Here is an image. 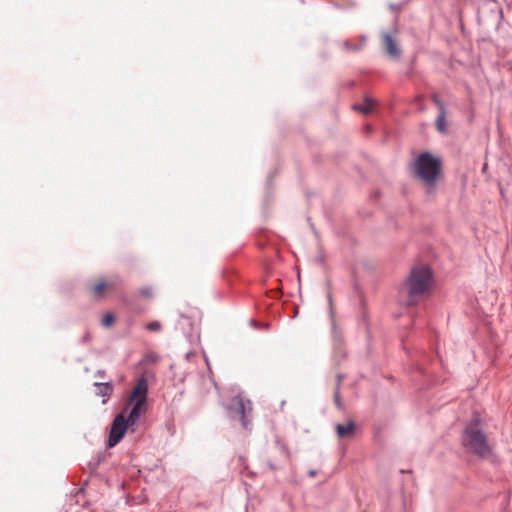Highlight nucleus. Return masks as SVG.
<instances>
[{
    "instance_id": "9",
    "label": "nucleus",
    "mask_w": 512,
    "mask_h": 512,
    "mask_svg": "<svg viewBox=\"0 0 512 512\" xmlns=\"http://www.w3.org/2000/svg\"><path fill=\"white\" fill-rule=\"evenodd\" d=\"M355 432V424L350 421L347 424H337L336 433L339 438L351 437Z\"/></svg>"
},
{
    "instance_id": "18",
    "label": "nucleus",
    "mask_w": 512,
    "mask_h": 512,
    "mask_svg": "<svg viewBox=\"0 0 512 512\" xmlns=\"http://www.w3.org/2000/svg\"><path fill=\"white\" fill-rule=\"evenodd\" d=\"M345 47L347 49H354L353 47H351V44H349L348 42L345 43Z\"/></svg>"
},
{
    "instance_id": "4",
    "label": "nucleus",
    "mask_w": 512,
    "mask_h": 512,
    "mask_svg": "<svg viewBox=\"0 0 512 512\" xmlns=\"http://www.w3.org/2000/svg\"><path fill=\"white\" fill-rule=\"evenodd\" d=\"M148 393V383L144 377L139 378L128 399V404H133L129 412V420L132 424L146 411V398Z\"/></svg>"
},
{
    "instance_id": "8",
    "label": "nucleus",
    "mask_w": 512,
    "mask_h": 512,
    "mask_svg": "<svg viewBox=\"0 0 512 512\" xmlns=\"http://www.w3.org/2000/svg\"><path fill=\"white\" fill-rule=\"evenodd\" d=\"M235 401H236L238 410L241 413L242 426L244 428H248L247 414H249L252 410L251 402L249 400L245 401L242 398H236Z\"/></svg>"
},
{
    "instance_id": "11",
    "label": "nucleus",
    "mask_w": 512,
    "mask_h": 512,
    "mask_svg": "<svg viewBox=\"0 0 512 512\" xmlns=\"http://www.w3.org/2000/svg\"><path fill=\"white\" fill-rule=\"evenodd\" d=\"M447 121H446V110L439 111L438 117L436 119V128L440 133L447 132Z\"/></svg>"
},
{
    "instance_id": "12",
    "label": "nucleus",
    "mask_w": 512,
    "mask_h": 512,
    "mask_svg": "<svg viewBox=\"0 0 512 512\" xmlns=\"http://www.w3.org/2000/svg\"><path fill=\"white\" fill-rule=\"evenodd\" d=\"M373 106H374V101L369 98H366L364 104L355 105L354 109L357 111H360L363 114H369L372 111Z\"/></svg>"
},
{
    "instance_id": "7",
    "label": "nucleus",
    "mask_w": 512,
    "mask_h": 512,
    "mask_svg": "<svg viewBox=\"0 0 512 512\" xmlns=\"http://www.w3.org/2000/svg\"><path fill=\"white\" fill-rule=\"evenodd\" d=\"M381 43L386 54L392 59H398L401 55V49L398 41V31L394 29L381 34Z\"/></svg>"
},
{
    "instance_id": "14",
    "label": "nucleus",
    "mask_w": 512,
    "mask_h": 512,
    "mask_svg": "<svg viewBox=\"0 0 512 512\" xmlns=\"http://www.w3.org/2000/svg\"><path fill=\"white\" fill-rule=\"evenodd\" d=\"M432 101L437 106L439 111L446 110L444 103L440 100V98L437 94L432 95Z\"/></svg>"
},
{
    "instance_id": "10",
    "label": "nucleus",
    "mask_w": 512,
    "mask_h": 512,
    "mask_svg": "<svg viewBox=\"0 0 512 512\" xmlns=\"http://www.w3.org/2000/svg\"><path fill=\"white\" fill-rule=\"evenodd\" d=\"M96 390H95V394L98 395V396H103V397H110V395L112 394L113 392V385L109 382H105V383H95L94 384Z\"/></svg>"
},
{
    "instance_id": "6",
    "label": "nucleus",
    "mask_w": 512,
    "mask_h": 512,
    "mask_svg": "<svg viewBox=\"0 0 512 512\" xmlns=\"http://www.w3.org/2000/svg\"><path fill=\"white\" fill-rule=\"evenodd\" d=\"M129 425H133V424L130 422L129 417L128 418L124 417L123 413H121L115 417V419L113 420V423H112V426L110 429L109 438H108V446L109 447H114L115 445H117L120 442V440L123 438Z\"/></svg>"
},
{
    "instance_id": "13",
    "label": "nucleus",
    "mask_w": 512,
    "mask_h": 512,
    "mask_svg": "<svg viewBox=\"0 0 512 512\" xmlns=\"http://www.w3.org/2000/svg\"><path fill=\"white\" fill-rule=\"evenodd\" d=\"M114 321H115L114 315L112 313L108 312V313L104 314V316L101 320V324L105 328H110L114 324Z\"/></svg>"
},
{
    "instance_id": "2",
    "label": "nucleus",
    "mask_w": 512,
    "mask_h": 512,
    "mask_svg": "<svg viewBox=\"0 0 512 512\" xmlns=\"http://www.w3.org/2000/svg\"><path fill=\"white\" fill-rule=\"evenodd\" d=\"M414 176L426 187L427 192L434 190L437 181L441 177L442 162L429 152L419 154L412 164Z\"/></svg>"
},
{
    "instance_id": "5",
    "label": "nucleus",
    "mask_w": 512,
    "mask_h": 512,
    "mask_svg": "<svg viewBox=\"0 0 512 512\" xmlns=\"http://www.w3.org/2000/svg\"><path fill=\"white\" fill-rule=\"evenodd\" d=\"M119 279L116 276L100 277L89 285V292L95 299H102L114 292L119 286Z\"/></svg>"
},
{
    "instance_id": "3",
    "label": "nucleus",
    "mask_w": 512,
    "mask_h": 512,
    "mask_svg": "<svg viewBox=\"0 0 512 512\" xmlns=\"http://www.w3.org/2000/svg\"><path fill=\"white\" fill-rule=\"evenodd\" d=\"M463 444L471 452L486 456L490 453L491 448L485 434L480 429V419L475 416L467 425L463 434Z\"/></svg>"
},
{
    "instance_id": "19",
    "label": "nucleus",
    "mask_w": 512,
    "mask_h": 512,
    "mask_svg": "<svg viewBox=\"0 0 512 512\" xmlns=\"http://www.w3.org/2000/svg\"><path fill=\"white\" fill-rule=\"evenodd\" d=\"M97 374L99 375V377H102L104 375V372L99 371Z\"/></svg>"
},
{
    "instance_id": "1",
    "label": "nucleus",
    "mask_w": 512,
    "mask_h": 512,
    "mask_svg": "<svg viewBox=\"0 0 512 512\" xmlns=\"http://www.w3.org/2000/svg\"><path fill=\"white\" fill-rule=\"evenodd\" d=\"M432 288V273L425 265L411 269L408 277L399 290V298L403 305L412 306L426 299Z\"/></svg>"
},
{
    "instance_id": "16",
    "label": "nucleus",
    "mask_w": 512,
    "mask_h": 512,
    "mask_svg": "<svg viewBox=\"0 0 512 512\" xmlns=\"http://www.w3.org/2000/svg\"><path fill=\"white\" fill-rule=\"evenodd\" d=\"M140 294L144 297H151L152 296V290L151 288H141L140 289Z\"/></svg>"
},
{
    "instance_id": "15",
    "label": "nucleus",
    "mask_w": 512,
    "mask_h": 512,
    "mask_svg": "<svg viewBox=\"0 0 512 512\" xmlns=\"http://www.w3.org/2000/svg\"><path fill=\"white\" fill-rule=\"evenodd\" d=\"M161 324L158 321L150 322L146 325V329L149 331L157 332L161 330Z\"/></svg>"
},
{
    "instance_id": "17",
    "label": "nucleus",
    "mask_w": 512,
    "mask_h": 512,
    "mask_svg": "<svg viewBox=\"0 0 512 512\" xmlns=\"http://www.w3.org/2000/svg\"><path fill=\"white\" fill-rule=\"evenodd\" d=\"M335 402H336L337 406L340 407V398H339L338 392L335 393Z\"/></svg>"
}]
</instances>
